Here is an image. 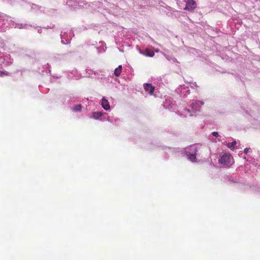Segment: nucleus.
I'll return each mask as SVG.
<instances>
[{"label": "nucleus", "instance_id": "1", "mask_svg": "<svg viewBox=\"0 0 260 260\" xmlns=\"http://www.w3.org/2000/svg\"><path fill=\"white\" fill-rule=\"evenodd\" d=\"M218 161L219 163L223 166L230 167L233 164L234 159L230 153H225L221 156Z\"/></svg>", "mask_w": 260, "mask_h": 260}, {"label": "nucleus", "instance_id": "2", "mask_svg": "<svg viewBox=\"0 0 260 260\" xmlns=\"http://www.w3.org/2000/svg\"><path fill=\"white\" fill-rule=\"evenodd\" d=\"M197 8L196 2L194 0H186L184 10L192 11Z\"/></svg>", "mask_w": 260, "mask_h": 260}, {"label": "nucleus", "instance_id": "3", "mask_svg": "<svg viewBox=\"0 0 260 260\" xmlns=\"http://www.w3.org/2000/svg\"><path fill=\"white\" fill-rule=\"evenodd\" d=\"M101 105L105 110H109L110 109L109 102L105 97H103L102 100Z\"/></svg>", "mask_w": 260, "mask_h": 260}, {"label": "nucleus", "instance_id": "4", "mask_svg": "<svg viewBox=\"0 0 260 260\" xmlns=\"http://www.w3.org/2000/svg\"><path fill=\"white\" fill-rule=\"evenodd\" d=\"M144 89L149 94H152L154 90V87L150 83H146L144 85Z\"/></svg>", "mask_w": 260, "mask_h": 260}, {"label": "nucleus", "instance_id": "5", "mask_svg": "<svg viewBox=\"0 0 260 260\" xmlns=\"http://www.w3.org/2000/svg\"><path fill=\"white\" fill-rule=\"evenodd\" d=\"M197 151V149L196 148L194 149V154H188V158L189 159L192 161L195 162L196 161V153Z\"/></svg>", "mask_w": 260, "mask_h": 260}, {"label": "nucleus", "instance_id": "6", "mask_svg": "<svg viewBox=\"0 0 260 260\" xmlns=\"http://www.w3.org/2000/svg\"><path fill=\"white\" fill-rule=\"evenodd\" d=\"M103 115V113L102 112H94L92 114L93 118L95 119H98L101 117H102Z\"/></svg>", "mask_w": 260, "mask_h": 260}, {"label": "nucleus", "instance_id": "7", "mask_svg": "<svg viewBox=\"0 0 260 260\" xmlns=\"http://www.w3.org/2000/svg\"><path fill=\"white\" fill-rule=\"evenodd\" d=\"M122 66H119L118 68H116L114 70V74L116 76L118 77L121 72Z\"/></svg>", "mask_w": 260, "mask_h": 260}, {"label": "nucleus", "instance_id": "8", "mask_svg": "<svg viewBox=\"0 0 260 260\" xmlns=\"http://www.w3.org/2000/svg\"><path fill=\"white\" fill-rule=\"evenodd\" d=\"M82 109V106L81 105H75L73 107V110L75 112L80 111Z\"/></svg>", "mask_w": 260, "mask_h": 260}, {"label": "nucleus", "instance_id": "9", "mask_svg": "<svg viewBox=\"0 0 260 260\" xmlns=\"http://www.w3.org/2000/svg\"><path fill=\"white\" fill-rule=\"evenodd\" d=\"M236 144H237L236 141H234L233 142H232V143L231 144H228V146L231 149L233 150L234 149L235 146L236 145Z\"/></svg>", "mask_w": 260, "mask_h": 260}, {"label": "nucleus", "instance_id": "10", "mask_svg": "<svg viewBox=\"0 0 260 260\" xmlns=\"http://www.w3.org/2000/svg\"><path fill=\"white\" fill-rule=\"evenodd\" d=\"M146 52L147 53V55L150 57H152L154 55L153 52H150L149 50L148 49H146Z\"/></svg>", "mask_w": 260, "mask_h": 260}, {"label": "nucleus", "instance_id": "11", "mask_svg": "<svg viewBox=\"0 0 260 260\" xmlns=\"http://www.w3.org/2000/svg\"><path fill=\"white\" fill-rule=\"evenodd\" d=\"M212 135L215 137H218L219 136L218 133L217 132H213L212 133Z\"/></svg>", "mask_w": 260, "mask_h": 260}, {"label": "nucleus", "instance_id": "12", "mask_svg": "<svg viewBox=\"0 0 260 260\" xmlns=\"http://www.w3.org/2000/svg\"><path fill=\"white\" fill-rule=\"evenodd\" d=\"M8 75L7 73H5L4 72L0 71V76H3L4 75Z\"/></svg>", "mask_w": 260, "mask_h": 260}, {"label": "nucleus", "instance_id": "13", "mask_svg": "<svg viewBox=\"0 0 260 260\" xmlns=\"http://www.w3.org/2000/svg\"><path fill=\"white\" fill-rule=\"evenodd\" d=\"M248 148H245V149H244V152H245V153H247V152H248Z\"/></svg>", "mask_w": 260, "mask_h": 260}]
</instances>
